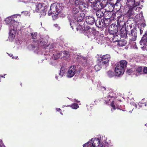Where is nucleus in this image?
I'll use <instances>...</instances> for the list:
<instances>
[{"instance_id":"37","label":"nucleus","mask_w":147,"mask_h":147,"mask_svg":"<svg viewBox=\"0 0 147 147\" xmlns=\"http://www.w3.org/2000/svg\"><path fill=\"white\" fill-rule=\"evenodd\" d=\"M121 0H117V2L115 4V6H118V5L120 6V5H121V2H120V1H121Z\"/></svg>"},{"instance_id":"5","label":"nucleus","mask_w":147,"mask_h":147,"mask_svg":"<svg viewBox=\"0 0 147 147\" xmlns=\"http://www.w3.org/2000/svg\"><path fill=\"white\" fill-rule=\"evenodd\" d=\"M18 15H14L10 16L9 17L7 18L5 20V22L6 24L9 26V28L11 29V28H13V26H15L16 25V23L18 24V26L20 25V23L17 21H15L14 19L15 18H16V16Z\"/></svg>"},{"instance_id":"9","label":"nucleus","mask_w":147,"mask_h":147,"mask_svg":"<svg viewBox=\"0 0 147 147\" xmlns=\"http://www.w3.org/2000/svg\"><path fill=\"white\" fill-rule=\"evenodd\" d=\"M15 26H13V28L11 29L9 28V38L10 40L12 41L14 38L17 28L19 26H18V24L16 23Z\"/></svg>"},{"instance_id":"11","label":"nucleus","mask_w":147,"mask_h":147,"mask_svg":"<svg viewBox=\"0 0 147 147\" xmlns=\"http://www.w3.org/2000/svg\"><path fill=\"white\" fill-rule=\"evenodd\" d=\"M118 31V29L116 24H111L109 28V32L110 34L113 36L117 34Z\"/></svg>"},{"instance_id":"40","label":"nucleus","mask_w":147,"mask_h":147,"mask_svg":"<svg viewBox=\"0 0 147 147\" xmlns=\"http://www.w3.org/2000/svg\"><path fill=\"white\" fill-rule=\"evenodd\" d=\"M71 22L70 23V25L71 26V27L72 28V29H73V26H74V21H71L70 20Z\"/></svg>"},{"instance_id":"10","label":"nucleus","mask_w":147,"mask_h":147,"mask_svg":"<svg viewBox=\"0 0 147 147\" xmlns=\"http://www.w3.org/2000/svg\"><path fill=\"white\" fill-rule=\"evenodd\" d=\"M53 55H50L51 54L49 53H45L44 54L45 55H47V57H45L46 59H47L50 58L51 60H52V59L56 60L59 58H61L60 52L59 51H55L54 53H53Z\"/></svg>"},{"instance_id":"27","label":"nucleus","mask_w":147,"mask_h":147,"mask_svg":"<svg viewBox=\"0 0 147 147\" xmlns=\"http://www.w3.org/2000/svg\"><path fill=\"white\" fill-rule=\"evenodd\" d=\"M103 66H104V65H103L100 64V62L99 61V63L98 64L94 66V69L96 71H99Z\"/></svg>"},{"instance_id":"54","label":"nucleus","mask_w":147,"mask_h":147,"mask_svg":"<svg viewBox=\"0 0 147 147\" xmlns=\"http://www.w3.org/2000/svg\"><path fill=\"white\" fill-rule=\"evenodd\" d=\"M10 57H12L13 56V55L12 54H11L10 55H9Z\"/></svg>"},{"instance_id":"51","label":"nucleus","mask_w":147,"mask_h":147,"mask_svg":"<svg viewBox=\"0 0 147 147\" xmlns=\"http://www.w3.org/2000/svg\"><path fill=\"white\" fill-rule=\"evenodd\" d=\"M138 105L139 106V107H142V105L139 104H138Z\"/></svg>"},{"instance_id":"34","label":"nucleus","mask_w":147,"mask_h":147,"mask_svg":"<svg viewBox=\"0 0 147 147\" xmlns=\"http://www.w3.org/2000/svg\"><path fill=\"white\" fill-rule=\"evenodd\" d=\"M70 106L73 109H76L78 108L79 107V106L78 105L74 103L71 105L69 106Z\"/></svg>"},{"instance_id":"39","label":"nucleus","mask_w":147,"mask_h":147,"mask_svg":"<svg viewBox=\"0 0 147 147\" xmlns=\"http://www.w3.org/2000/svg\"><path fill=\"white\" fill-rule=\"evenodd\" d=\"M143 72L145 74H147V67H144L143 68Z\"/></svg>"},{"instance_id":"45","label":"nucleus","mask_w":147,"mask_h":147,"mask_svg":"<svg viewBox=\"0 0 147 147\" xmlns=\"http://www.w3.org/2000/svg\"><path fill=\"white\" fill-rule=\"evenodd\" d=\"M139 31L140 32V34L142 35L143 33V28H141L139 29Z\"/></svg>"},{"instance_id":"36","label":"nucleus","mask_w":147,"mask_h":147,"mask_svg":"<svg viewBox=\"0 0 147 147\" xmlns=\"http://www.w3.org/2000/svg\"><path fill=\"white\" fill-rule=\"evenodd\" d=\"M111 106L113 108L111 109V111L112 112L113 110H114L116 109V106L114 105V101H113L111 103Z\"/></svg>"},{"instance_id":"22","label":"nucleus","mask_w":147,"mask_h":147,"mask_svg":"<svg viewBox=\"0 0 147 147\" xmlns=\"http://www.w3.org/2000/svg\"><path fill=\"white\" fill-rule=\"evenodd\" d=\"M80 9L78 7L74 8L72 11V14L74 18L77 17L80 13Z\"/></svg>"},{"instance_id":"62","label":"nucleus","mask_w":147,"mask_h":147,"mask_svg":"<svg viewBox=\"0 0 147 147\" xmlns=\"http://www.w3.org/2000/svg\"><path fill=\"white\" fill-rule=\"evenodd\" d=\"M144 99H142V100H144Z\"/></svg>"},{"instance_id":"19","label":"nucleus","mask_w":147,"mask_h":147,"mask_svg":"<svg viewBox=\"0 0 147 147\" xmlns=\"http://www.w3.org/2000/svg\"><path fill=\"white\" fill-rule=\"evenodd\" d=\"M140 43L142 46L147 45V30L145 34L144 35L141 40L140 42Z\"/></svg>"},{"instance_id":"4","label":"nucleus","mask_w":147,"mask_h":147,"mask_svg":"<svg viewBox=\"0 0 147 147\" xmlns=\"http://www.w3.org/2000/svg\"><path fill=\"white\" fill-rule=\"evenodd\" d=\"M84 147H104L100 143V140L97 138L92 139L83 145Z\"/></svg>"},{"instance_id":"64","label":"nucleus","mask_w":147,"mask_h":147,"mask_svg":"<svg viewBox=\"0 0 147 147\" xmlns=\"http://www.w3.org/2000/svg\"><path fill=\"white\" fill-rule=\"evenodd\" d=\"M135 48H136V49H137V47H136Z\"/></svg>"},{"instance_id":"46","label":"nucleus","mask_w":147,"mask_h":147,"mask_svg":"<svg viewBox=\"0 0 147 147\" xmlns=\"http://www.w3.org/2000/svg\"><path fill=\"white\" fill-rule=\"evenodd\" d=\"M107 5H111L112 7H113L114 4H113L111 2H109L108 3H107Z\"/></svg>"},{"instance_id":"56","label":"nucleus","mask_w":147,"mask_h":147,"mask_svg":"<svg viewBox=\"0 0 147 147\" xmlns=\"http://www.w3.org/2000/svg\"><path fill=\"white\" fill-rule=\"evenodd\" d=\"M55 78L57 79H58V77L57 76H55Z\"/></svg>"},{"instance_id":"38","label":"nucleus","mask_w":147,"mask_h":147,"mask_svg":"<svg viewBox=\"0 0 147 147\" xmlns=\"http://www.w3.org/2000/svg\"><path fill=\"white\" fill-rule=\"evenodd\" d=\"M142 70V67H138L136 69V71L139 73L141 72Z\"/></svg>"},{"instance_id":"26","label":"nucleus","mask_w":147,"mask_h":147,"mask_svg":"<svg viewBox=\"0 0 147 147\" xmlns=\"http://www.w3.org/2000/svg\"><path fill=\"white\" fill-rule=\"evenodd\" d=\"M60 55L61 59L64 57H68L69 56L68 52L65 51L61 52Z\"/></svg>"},{"instance_id":"58","label":"nucleus","mask_w":147,"mask_h":147,"mask_svg":"<svg viewBox=\"0 0 147 147\" xmlns=\"http://www.w3.org/2000/svg\"><path fill=\"white\" fill-rule=\"evenodd\" d=\"M60 113L61 115H63V114L62 113H61V112H60Z\"/></svg>"},{"instance_id":"20","label":"nucleus","mask_w":147,"mask_h":147,"mask_svg":"<svg viewBox=\"0 0 147 147\" xmlns=\"http://www.w3.org/2000/svg\"><path fill=\"white\" fill-rule=\"evenodd\" d=\"M86 23L89 25H92L95 22V20L93 17L88 16L86 17Z\"/></svg>"},{"instance_id":"61","label":"nucleus","mask_w":147,"mask_h":147,"mask_svg":"<svg viewBox=\"0 0 147 147\" xmlns=\"http://www.w3.org/2000/svg\"><path fill=\"white\" fill-rule=\"evenodd\" d=\"M18 58V57H16V58H15V59H16L17 58Z\"/></svg>"},{"instance_id":"8","label":"nucleus","mask_w":147,"mask_h":147,"mask_svg":"<svg viewBox=\"0 0 147 147\" xmlns=\"http://www.w3.org/2000/svg\"><path fill=\"white\" fill-rule=\"evenodd\" d=\"M103 92H104V94L103 99L107 104L109 103L111 98L115 97V94L113 93V91L111 89L107 91V92L105 91Z\"/></svg>"},{"instance_id":"41","label":"nucleus","mask_w":147,"mask_h":147,"mask_svg":"<svg viewBox=\"0 0 147 147\" xmlns=\"http://www.w3.org/2000/svg\"><path fill=\"white\" fill-rule=\"evenodd\" d=\"M127 73L129 75H130L132 72V70L131 69H128L127 71Z\"/></svg>"},{"instance_id":"6","label":"nucleus","mask_w":147,"mask_h":147,"mask_svg":"<svg viewBox=\"0 0 147 147\" xmlns=\"http://www.w3.org/2000/svg\"><path fill=\"white\" fill-rule=\"evenodd\" d=\"M80 13L79 14V15H78L77 17H74V18L75 20L77 22H80V23H79L77 24L78 25H79L78 27V28H77V29H80L81 30H84V32H85V30H83L82 29V26L83 27L84 26L86 28L87 27H89V26H86V27L85 26V25L84 24L82 25V24H84L83 22H82V20H83L84 16V13L82 12L81 11H80Z\"/></svg>"},{"instance_id":"42","label":"nucleus","mask_w":147,"mask_h":147,"mask_svg":"<svg viewBox=\"0 0 147 147\" xmlns=\"http://www.w3.org/2000/svg\"><path fill=\"white\" fill-rule=\"evenodd\" d=\"M146 24L144 23H142L141 25L140 26L141 27V28H143L146 26Z\"/></svg>"},{"instance_id":"63","label":"nucleus","mask_w":147,"mask_h":147,"mask_svg":"<svg viewBox=\"0 0 147 147\" xmlns=\"http://www.w3.org/2000/svg\"><path fill=\"white\" fill-rule=\"evenodd\" d=\"M141 15H142V13L141 14Z\"/></svg>"},{"instance_id":"16","label":"nucleus","mask_w":147,"mask_h":147,"mask_svg":"<svg viewBox=\"0 0 147 147\" xmlns=\"http://www.w3.org/2000/svg\"><path fill=\"white\" fill-rule=\"evenodd\" d=\"M137 33V30L136 29H133L131 30L129 38L130 41H134L136 40Z\"/></svg>"},{"instance_id":"50","label":"nucleus","mask_w":147,"mask_h":147,"mask_svg":"<svg viewBox=\"0 0 147 147\" xmlns=\"http://www.w3.org/2000/svg\"><path fill=\"white\" fill-rule=\"evenodd\" d=\"M74 100V102H79V101H78L76 99H75Z\"/></svg>"},{"instance_id":"47","label":"nucleus","mask_w":147,"mask_h":147,"mask_svg":"<svg viewBox=\"0 0 147 147\" xmlns=\"http://www.w3.org/2000/svg\"><path fill=\"white\" fill-rule=\"evenodd\" d=\"M54 26L55 27L57 28H59V27L58 26V25L57 24H55L54 25Z\"/></svg>"},{"instance_id":"53","label":"nucleus","mask_w":147,"mask_h":147,"mask_svg":"<svg viewBox=\"0 0 147 147\" xmlns=\"http://www.w3.org/2000/svg\"><path fill=\"white\" fill-rule=\"evenodd\" d=\"M51 65H55V64H54V63H52V62H51Z\"/></svg>"},{"instance_id":"17","label":"nucleus","mask_w":147,"mask_h":147,"mask_svg":"<svg viewBox=\"0 0 147 147\" xmlns=\"http://www.w3.org/2000/svg\"><path fill=\"white\" fill-rule=\"evenodd\" d=\"M124 71L125 70L119 65H117L115 69L116 76H119L121 75H122L123 74Z\"/></svg>"},{"instance_id":"1","label":"nucleus","mask_w":147,"mask_h":147,"mask_svg":"<svg viewBox=\"0 0 147 147\" xmlns=\"http://www.w3.org/2000/svg\"><path fill=\"white\" fill-rule=\"evenodd\" d=\"M82 30H85V32H84L85 35H87L89 38H90L94 41L100 45L102 44V41L101 39V38L96 36L97 32L94 28H91L90 27H87L86 28L84 26H82Z\"/></svg>"},{"instance_id":"21","label":"nucleus","mask_w":147,"mask_h":147,"mask_svg":"<svg viewBox=\"0 0 147 147\" xmlns=\"http://www.w3.org/2000/svg\"><path fill=\"white\" fill-rule=\"evenodd\" d=\"M75 58L78 61L81 62L82 64H85L87 63V60L86 57L78 55L76 56Z\"/></svg>"},{"instance_id":"14","label":"nucleus","mask_w":147,"mask_h":147,"mask_svg":"<svg viewBox=\"0 0 147 147\" xmlns=\"http://www.w3.org/2000/svg\"><path fill=\"white\" fill-rule=\"evenodd\" d=\"M56 45V44L53 43L51 45L45 46L44 47L46 50V51L47 52L48 51H49L50 54L52 53H54L57 50Z\"/></svg>"},{"instance_id":"15","label":"nucleus","mask_w":147,"mask_h":147,"mask_svg":"<svg viewBox=\"0 0 147 147\" xmlns=\"http://www.w3.org/2000/svg\"><path fill=\"white\" fill-rule=\"evenodd\" d=\"M76 71L75 66H71L67 72V76L69 78L72 77L75 74Z\"/></svg>"},{"instance_id":"57","label":"nucleus","mask_w":147,"mask_h":147,"mask_svg":"<svg viewBox=\"0 0 147 147\" xmlns=\"http://www.w3.org/2000/svg\"><path fill=\"white\" fill-rule=\"evenodd\" d=\"M133 109H133V110H132V111H129V112L130 113H131L132 112V111L133 110Z\"/></svg>"},{"instance_id":"28","label":"nucleus","mask_w":147,"mask_h":147,"mask_svg":"<svg viewBox=\"0 0 147 147\" xmlns=\"http://www.w3.org/2000/svg\"><path fill=\"white\" fill-rule=\"evenodd\" d=\"M30 34H31L32 39H34L33 40V41L34 42H36L38 41V40L37 39V33L36 32H34V33H30Z\"/></svg>"},{"instance_id":"32","label":"nucleus","mask_w":147,"mask_h":147,"mask_svg":"<svg viewBox=\"0 0 147 147\" xmlns=\"http://www.w3.org/2000/svg\"><path fill=\"white\" fill-rule=\"evenodd\" d=\"M31 47H32V48L33 49H36L37 51H36V49H34V52H35V53H37L38 52V51H37L39 50V49L37 47L35 46H34L32 45H30L28 46V47L29 48H30Z\"/></svg>"},{"instance_id":"12","label":"nucleus","mask_w":147,"mask_h":147,"mask_svg":"<svg viewBox=\"0 0 147 147\" xmlns=\"http://www.w3.org/2000/svg\"><path fill=\"white\" fill-rule=\"evenodd\" d=\"M107 22L106 19H101L99 18L97 19L96 22H95V24L96 26L99 28H102L105 26H107L108 25V24L105 22Z\"/></svg>"},{"instance_id":"29","label":"nucleus","mask_w":147,"mask_h":147,"mask_svg":"<svg viewBox=\"0 0 147 147\" xmlns=\"http://www.w3.org/2000/svg\"><path fill=\"white\" fill-rule=\"evenodd\" d=\"M65 68L64 67H62L59 73V76L60 77H62L63 76L65 72Z\"/></svg>"},{"instance_id":"2","label":"nucleus","mask_w":147,"mask_h":147,"mask_svg":"<svg viewBox=\"0 0 147 147\" xmlns=\"http://www.w3.org/2000/svg\"><path fill=\"white\" fill-rule=\"evenodd\" d=\"M62 4L57 3H54L50 6V9L48 11L49 16L51 15L55 18H58V15L62 10Z\"/></svg>"},{"instance_id":"23","label":"nucleus","mask_w":147,"mask_h":147,"mask_svg":"<svg viewBox=\"0 0 147 147\" xmlns=\"http://www.w3.org/2000/svg\"><path fill=\"white\" fill-rule=\"evenodd\" d=\"M129 8V10L127 13V15L129 18H132L134 15V11L132 9L130 8Z\"/></svg>"},{"instance_id":"35","label":"nucleus","mask_w":147,"mask_h":147,"mask_svg":"<svg viewBox=\"0 0 147 147\" xmlns=\"http://www.w3.org/2000/svg\"><path fill=\"white\" fill-rule=\"evenodd\" d=\"M124 18V16H121L118 19V22H117L118 23H119V22H122L123 24H124V21H122L123 20V19Z\"/></svg>"},{"instance_id":"13","label":"nucleus","mask_w":147,"mask_h":147,"mask_svg":"<svg viewBox=\"0 0 147 147\" xmlns=\"http://www.w3.org/2000/svg\"><path fill=\"white\" fill-rule=\"evenodd\" d=\"M126 5L129 8H132L134 6H138L140 4V2L137 0H127Z\"/></svg>"},{"instance_id":"55","label":"nucleus","mask_w":147,"mask_h":147,"mask_svg":"<svg viewBox=\"0 0 147 147\" xmlns=\"http://www.w3.org/2000/svg\"><path fill=\"white\" fill-rule=\"evenodd\" d=\"M75 4L76 5H77L78 4H77V1H75Z\"/></svg>"},{"instance_id":"52","label":"nucleus","mask_w":147,"mask_h":147,"mask_svg":"<svg viewBox=\"0 0 147 147\" xmlns=\"http://www.w3.org/2000/svg\"><path fill=\"white\" fill-rule=\"evenodd\" d=\"M144 104H145V106H147V102L146 103V102H144Z\"/></svg>"},{"instance_id":"59","label":"nucleus","mask_w":147,"mask_h":147,"mask_svg":"<svg viewBox=\"0 0 147 147\" xmlns=\"http://www.w3.org/2000/svg\"><path fill=\"white\" fill-rule=\"evenodd\" d=\"M1 77H4V78H5V77L3 76H1Z\"/></svg>"},{"instance_id":"49","label":"nucleus","mask_w":147,"mask_h":147,"mask_svg":"<svg viewBox=\"0 0 147 147\" xmlns=\"http://www.w3.org/2000/svg\"><path fill=\"white\" fill-rule=\"evenodd\" d=\"M102 90H105L106 89V88L105 87H102Z\"/></svg>"},{"instance_id":"24","label":"nucleus","mask_w":147,"mask_h":147,"mask_svg":"<svg viewBox=\"0 0 147 147\" xmlns=\"http://www.w3.org/2000/svg\"><path fill=\"white\" fill-rule=\"evenodd\" d=\"M127 64V62L124 60H122L121 61L120 64L119 65L121 68L125 70L126 67V65Z\"/></svg>"},{"instance_id":"31","label":"nucleus","mask_w":147,"mask_h":147,"mask_svg":"<svg viewBox=\"0 0 147 147\" xmlns=\"http://www.w3.org/2000/svg\"><path fill=\"white\" fill-rule=\"evenodd\" d=\"M107 76L109 78H111L115 75L113 72L111 71H109L107 73Z\"/></svg>"},{"instance_id":"44","label":"nucleus","mask_w":147,"mask_h":147,"mask_svg":"<svg viewBox=\"0 0 147 147\" xmlns=\"http://www.w3.org/2000/svg\"><path fill=\"white\" fill-rule=\"evenodd\" d=\"M131 105H133L134 106H135L136 108H137V105L134 102H131Z\"/></svg>"},{"instance_id":"30","label":"nucleus","mask_w":147,"mask_h":147,"mask_svg":"<svg viewBox=\"0 0 147 147\" xmlns=\"http://www.w3.org/2000/svg\"><path fill=\"white\" fill-rule=\"evenodd\" d=\"M96 15L98 18H100L104 16V14L101 11H97L96 12Z\"/></svg>"},{"instance_id":"3","label":"nucleus","mask_w":147,"mask_h":147,"mask_svg":"<svg viewBox=\"0 0 147 147\" xmlns=\"http://www.w3.org/2000/svg\"><path fill=\"white\" fill-rule=\"evenodd\" d=\"M48 9V6L45 5L43 3H39L36 4L35 11L40 13V17L45 16L46 15V12Z\"/></svg>"},{"instance_id":"25","label":"nucleus","mask_w":147,"mask_h":147,"mask_svg":"<svg viewBox=\"0 0 147 147\" xmlns=\"http://www.w3.org/2000/svg\"><path fill=\"white\" fill-rule=\"evenodd\" d=\"M47 40H45L43 38H40V40L38 41L39 44L40 45L45 46L47 44Z\"/></svg>"},{"instance_id":"60","label":"nucleus","mask_w":147,"mask_h":147,"mask_svg":"<svg viewBox=\"0 0 147 147\" xmlns=\"http://www.w3.org/2000/svg\"><path fill=\"white\" fill-rule=\"evenodd\" d=\"M140 103L141 104H144V103L143 102H140Z\"/></svg>"},{"instance_id":"7","label":"nucleus","mask_w":147,"mask_h":147,"mask_svg":"<svg viewBox=\"0 0 147 147\" xmlns=\"http://www.w3.org/2000/svg\"><path fill=\"white\" fill-rule=\"evenodd\" d=\"M110 58V55L108 54H106L99 57L98 60L100 62V64L103 65L104 66H105V67H107L109 65Z\"/></svg>"},{"instance_id":"33","label":"nucleus","mask_w":147,"mask_h":147,"mask_svg":"<svg viewBox=\"0 0 147 147\" xmlns=\"http://www.w3.org/2000/svg\"><path fill=\"white\" fill-rule=\"evenodd\" d=\"M138 6H135L133 7L131 9H133V10H135L136 12H139L140 10L141 9L140 7H137Z\"/></svg>"},{"instance_id":"43","label":"nucleus","mask_w":147,"mask_h":147,"mask_svg":"<svg viewBox=\"0 0 147 147\" xmlns=\"http://www.w3.org/2000/svg\"><path fill=\"white\" fill-rule=\"evenodd\" d=\"M0 147H5L4 145L2 142V140L0 141Z\"/></svg>"},{"instance_id":"18","label":"nucleus","mask_w":147,"mask_h":147,"mask_svg":"<svg viewBox=\"0 0 147 147\" xmlns=\"http://www.w3.org/2000/svg\"><path fill=\"white\" fill-rule=\"evenodd\" d=\"M121 36V35L120 34H119L118 35L117 34H116L113 36L112 39L114 42L119 41V44H120L121 46H124L125 44L124 42L123 43V42L120 41Z\"/></svg>"},{"instance_id":"48","label":"nucleus","mask_w":147,"mask_h":147,"mask_svg":"<svg viewBox=\"0 0 147 147\" xmlns=\"http://www.w3.org/2000/svg\"><path fill=\"white\" fill-rule=\"evenodd\" d=\"M56 109L57 111H61V110L60 108H56Z\"/></svg>"}]
</instances>
